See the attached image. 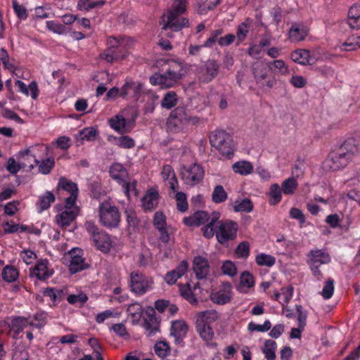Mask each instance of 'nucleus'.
<instances>
[{
    "label": "nucleus",
    "mask_w": 360,
    "mask_h": 360,
    "mask_svg": "<svg viewBox=\"0 0 360 360\" xmlns=\"http://www.w3.org/2000/svg\"><path fill=\"white\" fill-rule=\"evenodd\" d=\"M106 43L108 48L100 54V58L107 63H112L125 60L128 57L129 55L128 50L134 44V39L126 36L109 37Z\"/></svg>",
    "instance_id": "f257e3e1"
},
{
    "label": "nucleus",
    "mask_w": 360,
    "mask_h": 360,
    "mask_svg": "<svg viewBox=\"0 0 360 360\" xmlns=\"http://www.w3.org/2000/svg\"><path fill=\"white\" fill-rule=\"evenodd\" d=\"M186 0H174L172 8L162 15V30L178 32L188 26V20L181 16L186 11Z\"/></svg>",
    "instance_id": "f03ea898"
},
{
    "label": "nucleus",
    "mask_w": 360,
    "mask_h": 360,
    "mask_svg": "<svg viewBox=\"0 0 360 360\" xmlns=\"http://www.w3.org/2000/svg\"><path fill=\"white\" fill-rule=\"evenodd\" d=\"M200 118L192 115L184 107H177L172 110L167 121V129L172 132H179L189 125H197Z\"/></svg>",
    "instance_id": "7ed1b4c3"
},
{
    "label": "nucleus",
    "mask_w": 360,
    "mask_h": 360,
    "mask_svg": "<svg viewBox=\"0 0 360 360\" xmlns=\"http://www.w3.org/2000/svg\"><path fill=\"white\" fill-rule=\"evenodd\" d=\"M220 218L219 212H212L210 215L205 211L195 212L192 216L185 217L184 222L186 226H200L207 223L204 228L203 235L207 238H211L214 236V226Z\"/></svg>",
    "instance_id": "20e7f679"
},
{
    "label": "nucleus",
    "mask_w": 360,
    "mask_h": 360,
    "mask_svg": "<svg viewBox=\"0 0 360 360\" xmlns=\"http://www.w3.org/2000/svg\"><path fill=\"white\" fill-rule=\"evenodd\" d=\"M210 142L222 156L230 158L233 153V143L231 135L224 130L217 129L212 132Z\"/></svg>",
    "instance_id": "39448f33"
},
{
    "label": "nucleus",
    "mask_w": 360,
    "mask_h": 360,
    "mask_svg": "<svg viewBox=\"0 0 360 360\" xmlns=\"http://www.w3.org/2000/svg\"><path fill=\"white\" fill-rule=\"evenodd\" d=\"M351 153L340 149L330 152L322 163L325 172H337L345 169L352 161Z\"/></svg>",
    "instance_id": "423d86ee"
},
{
    "label": "nucleus",
    "mask_w": 360,
    "mask_h": 360,
    "mask_svg": "<svg viewBox=\"0 0 360 360\" xmlns=\"http://www.w3.org/2000/svg\"><path fill=\"white\" fill-rule=\"evenodd\" d=\"M329 253L323 249H312L307 255V263L313 274L318 280L322 278L320 266L330 262Z\"/></svg>",
    "instance_id": "0eeeda50"
},
{
    "label": "nucleus",
    "mask_w": 360,
    "mask_h": 360,
    "mask_svg": "<svg viewBox=\"0 0 360 360\" xmlns=\"http://www.w3.org/2000/svg\"><path fill=\"white\" fill-rule=\"evenodd\" d=\"M98 215L101 224L106 228H116L120 224V214L118 208L108 201L100 203Z\"/></svg>",
    "instance_id": "6e6552de"
},
{
    "label": "nucleus",
    "mask_w": 360,
    "mask_h": 360,
    "mask_svg": "<svg viewBox=\"0 0 360 360\" xmlns=\"http://www.w3.org/2000/svg\"><path fill=\"white\" fill-rule=\"evenodd\" d=\"M183 76L180 65L177 69H169L162 74L155 73L150 77L149 81L153 86H160L161 88H169L174 86Z\"/></svg>",
    "instance_id": "1a4fd4ad"
},
{
    "label": "nucleus",
    "mask_w": 360,
    "mask_h": 360,
    "mask_svg": "<svg viewBox=\"0 0 360 360\" xmlns=\"http://www.w3.org/2000/svg\"><path fill=\"white\" fill-rule=\"evenodd\" d=\"M214 230L217 241L224 244L236 238L238 224L231 220H218L214 226Z\"/></svg>",
    "instance_id": "9d476101"
},
{
    "label": "nucleus",
    "mask_w": 360,
    "mask_h": 360,
    "mask_svg": "<svg viewBox=\"0 0 360 360\" xmlns=\"http://www.w3.org/2000/svg\"><path fill=\"white\" fill-rule=\"evenodd\" d=\"M58 210V213L55 217L56 224L61 229H65L70 226L79 213V207L76 204L68 205L65 202L63 207Z\"/></svg>",
    "instance_id": "9b49d317"
},
{
    "label": "nucleus",
    "mask_w": 360,
    "mask_h": 360,
    "mask_svg": "<svg viewBox=\"0 0 360 360\" xmlns=\"http://www.w3.org/2000/svg\"><path fill=\"white\" fill-rule=\"evenodd\" d=\"M154 282L151 277L145 276L138 271H132L130 274V288L132 292L137 295H143L153 288Z\"/></svg>",
    "instance_id": "f8f14e48"
},
{
    "label": "nucleus",
    "mask_w": 360,
    "mask_h": 360,
    "mask_svg": "<svg viewBox=\"0 0 360 360\" xmlns=\"http://www.w3.org/2000/svg\"><path fill=\"white\" fill-rule=\"evenodd\" d=\"M181 175L184 184L195 186L202 180L204 169L196 162L184 165L181 169Z\"/></svg>",
    "instance_id": "ddd939ff"
},
{
    "label": "nucleus",
    "mask_w": 360,
    "mask_h": 360,
    "mask_svg": "<svg viewBox=\"0 0 360 360\" xmlns=\"http://www.w3.org/2000/svg\"><path fill=\"white\" fill-rule=\"evenodd\" d=\"M126 111L112 117L109 121L110 127L117 132L126 133L131 131L134 125L136 115H132L131 118L125 117Z\"/></svg>",
    "instance_id": "4468645a"
},
{
    "label": "nucleus",
    "mask_w": 360,
    "mask_h": 360,
    "mask_svg": "<svg viewBox=\"0 0 360 360\" xmlns=\"http://www.w3.org/2000/svg\"><path fill=\"white\" fill-rule=\"evenodd\" d=\"M269 69L262 63H256L253 66V75L257 83L263 88L271 89L276 84L274 77L268 75Z\"/></svg>",
    "instance_id": "2eb2a0df"
},
{
    "label": "nucleus",
    "mask_w": 360,
    "mask_h": 360,
    "mask_svg": "<svg viewBox=\"0 0 360 360\" xmlns=\"http://www.w3.org/2000/svg\"><path fill=\"white\" fill-rule=\"evenodd\" d=\"M143 91V84L131 78H127L121 87V98L137 101Z\"/></svg>",
    "instance_id": "dca6fc26"
},
{
    "label": "nucleus",
    "mask_w": 360,
    "mask_h": 360,
    "mask_svg": "<svg viewBox=\"0 0 360 360\" xmlns=\"http://www.w3.org/2000/svg\"><path fill=\"white\" fill-rule=\"evenodd\" d=\"M309 33V28L304 22H294L291 24L288 33V41L293 44L300 43L306 39Z\"/></svg>",
    "instance_id": "f3484780"
},
{
    "label": "nucleus",
    "mask_w": 360,
    "mask_h": 360,
    "mask_svg": "<svg viewBox=\"0 0 360 360\" xmlns=\"http://www.w3.org/2000/svg\"><path fill=\"white\" fill-rule=\"evenodd\" d=\"M219 70V65L216 60H207L199 68L198 78L201 82L208 83L217 76Z\"/></svg>",
    "instance_id": "a211bd4d"
},
{
    "label": "nucleus",
    "mask_w": 360,
    "mask_h": 360,
    "mask_svg": "<svg viewBox=\"0 0 360 360\" xmlns=\"http://www.w3.org/2000/svg\"><path fill=\"white\" fill-rule=\"evenodd\" d=\"M58 188L60 192H66L67 194H69V196L65 199L67 204H76V200L78 197L77 184L66 178L61 177L58 184Z\"/></svg>",
    "instance_id": "6ab92c4d"
},
{
    "label": "nucleus",
    "mask_w": 360,
    "mask_h": 360,
    "mask_svg": "<svg viewBox=\"0 0 360 360\" xmlns=\"http://www.w3.org/2000/svg\"><path fill=\"white\" fill-rule=\"evenodd\" d=\"M54 273L47 259H39L37 261L34 266L30 269V274L39 280H46Z\"/></svg>",
    "instance_id": "aec40b11"
},
{
    "label": "nucleus",
    "mask_w": 360,
    "mask_h": 360,
    "mask_svg": "<svg viewBox=\"0 0 360 360\" xmlns=\"http://www.w3.org/2000/svg\"><path fill=\"white\" fill-rule=\"evenodd\" d=\"M69 269L75 274L87 268L88 264L83 257V251L79 248H72L69 252Z\"/></svg>",
    "instance_id": "412c9836"
},
{
    "label": "nucleus",
    "mask_w": 360,
    "mask_h": 360,
    "mask_svg": "<svg viewBox=\"0 0 360 360\" xmlns=\"http://www.w3.org/2000/svg\"><path fill=\"white\" fill-rule=\"evenodd\" d=\"M231 285L229 283L222 284L220 288L210 295L211 300L218 304H225L231 301Z\"/></svg>",
    "instance_id": "4be33fe9"
},
{
    "label": "nucleus",
    "mask_w": 360,
    "mask_h": 360,
    "mask_svg": "<svg viewBox=\"0 0 360 360\" xmlns=\"http://www.w3.org/2000/svg\"><path fill=\"white\" fill-rule=\"evenodd\" d=\"M196 330L207 347L217 348V343L213 341L214 333L210 325L196 321Z\"/></svg>",
    "instance_id": "5701e85b"
},
{
    "label": "nucleus",
    "mask_w": 360,
    "mask_h": 360,
    "mask_svg": "<svg viewBox=\"0 0 360 360\" xmlns=\"http://www.w3.org/2000/svg\"><path fill=\"white\" fill-rule=\"evenodd\" d=\"M188 326L184 321L177 320L172 323L171 335L174 337L176 344H180L186 336Z\"/></svg>",
    "instance_id": "b1692460"
},
{
    "label": "nucleus",
    "mask_w": 360,
    "mask_h": 360,
    "mask_svg": "<svg viewBox=\"0 0 360 360\" xmlns=\"http://www.w3.org/2000/svg\"><path fill=\"white\" fill-rule=\"evenodd\" d=\"M193 269L198 279L205 278L210 271L207 259L202 256L195 257L193 259Z\"/></svg>",
    "instance_id": "393cba45"
},
{
    "label": "nucleus",
    "mask_w": 360,
    "mask_h": 360,
    "mask_svg": "<svg viewBox=\"0 0 360 360\" xmlns=\"http://www.w3.org/2000/svg\"><path fill=\"white\" fill-rule=\"evenodd\" d=\"M188 270V263L186 261H181L175 269L169 271L165 276V281L169 284H174L176 281L184 276Z\"/></svg>",
    "instance_id": "a878e982"
},
{
    "label": "nucleus",
    "mask_w": 360,
    "mask_h": 360,
    "mask_svg": "<svg viewBox=\"0 0 360 360\" xmlns=\"http://www.w3.org/2000/svg\"><path fill=\"white\" fill-rule=\"evenodd\" d=\"M360 146V134L356 133L348 136L340 149L345 152L351 153V158L352 159L354 154L357 151L358 147Z\"/></svg>",
    "instance_id": "bb28decb"
},
{
    "label": "nucleus",
    "mask_w": 360,
    "mask_h": 360,
    "mask_svg": "<svg viewBox=\"0 0 360 360\" xmlns=\"http://www.w3.org/2000/svg\"><path fill=\"white\" fill-rule=\"evenodd\" d=\"M161 174L164 181H167L171 190L176 192L179 186V182L173 168L170 165H166L163 166Z\"/></svg>",
    "instance_id": "cd10ccee"
},
{
    "label": "nucleus",
    "mask_w": 360,
    "mask_h": 360,
    "mask_svg": "<svg viewBox=\"0 0 360 360\" xmlns=\"http://www.w3.org/2000/svg\"><path fill=\"white\" fill-rule=\"evenodd\" d=\"M347 24L352 29H360V5H352L347 13Z\"/></svg>",
    "instance_id": "c85d7f7f"
},
{
    "label": "nucleus",
    "mask_w": 360,
    "mask_h": 360,
    "mask_svg": "<svg viewBox=\"0 0 360 360\" xmlns=\"http://www.w3.org/2000/svg\"><path fill=\"white\" fill-rule=\"evenodd\" d=\"M158 192L154 189L148 191L141 199L142 207L146 210H152L158 204Z\"/></svg>",
    "instance_id": "c756f323"
},
{
    "label": "nucleus",
    "mask_w": 360,
    "mask_h": 360,
    "mask_svg": "<svg viewBox=\"0 0 360 360\" xmlns=\"http://www.w3.org/2000/svg\"><path fill=\"white\" fill-rule=\"evenodd\" d=\"M110 174L112 179L119 184L128 177V172L124 166L120 163H113L110 167Z\"/></svg>",
    "instance_id": "7c9ffc66"
},
{
    "label": "nucleus",
    "mask_w": 360,
    "mask_h": 360,
    "mask_svg": "<svg viewBox=\"0 0 360 360\" xmlns=\"http://www.w3.org/2000/svg\"><path fill=\"white\" fill-rule=\"evenodd\" d=\"M291 59L293 62L302 65H310L312 61L310 52L307 49H296L292 51Z\"/></svg>",
    "instance_id": "2f4dec72"
},
{
    "label": "nucleus",
    "mask_w": 360,
    "mask_h": 360,
    "mask_svg": "<svg viewBox=\"0 0 360 360\" xmlns=\"http://www.w3.org/2000/svg\"><path fill=\"white\" fill-rule=\"evenodd\" d=\"M96 248L102 252H107L111 247L110 238L108 234L102 231L95 235L92 239Z\"/></svg>",
    "instance_id": "473e14b6"
},
{
    "label": "nucleus",
    "mask_w": 360,
    "mask_h": 360,
    "mask_svg": "<svg viewBox=\"0 0 360 360\" xmlns=\"http://www.w3.org/2000/svg\"><path fill=\"white\" fill-rule=\"evenodd\" d=\"M108 141L117 146L124 149H130L135 146V141L127 135L120 136H110L108 137Z\"/></svg>",
    "instance_id": "72a5a7b5"
},
{
    "label": "nucleus",
    "mask_w": 360,
    "mask_h": 360,
    "mask_svg": "<svg viewBox=\"0 0 360 360\" xmlns=\"http://www.w3.org/2000/svg\"><path fill=\"white\" fill-rule=\"evenodd\" d=\"M255 286V279L253 276L248 271H244L240 277V284L238 290L240 292L247 293L250 289Z\"/></svg>",
    "instance_id": "f704fd0d"
},
{
    "label": "nucleus",
    "mask_w": 360,
    "mask_h": 360,
    "mask_svg": "<svg viewBox=\"0 0 360 360\" xmlns=\"http://www.w3.org/2000/svg\"><path fill=\"white\" fill-rule=\"evenodd\" d=\"M98 134L97 129L94 127H85L79 131L77 140L83 143L84 141H93Z\"/></svg>",
    "instance_id": "c9c22d12"
},
{
    "label": "nucleus",
    "mask_w": 360,
    "mask_h": 360,
    "mask_svg": "<svg viewBox=\"0 0 360 360\" xmlns=\"http://www.w3.org/2000/svg\"><path fill=\"white\" fill-rule=\"evenodd\" d=\"M233 171L242 176H247L253 172L252 164L246 160H240L235 162L232 166Z\"/></svg>",
    "instance_id": "e433bc0d"
},
{
    "label": "nucleus",
    "mask_w": 360,
    "mask_h": 360,
    "mask_svg": "<svg viewBox=\"0 0 360 360\" xmlns=\"http://www.w3.org/2000/svg\"><path fill=\"white\" fill-rule=\"evenodd\" d=\"M282 189L278 184L275 183L271 184L268 193L269 204L270 205L278 204L282 200Z\"/></svg>",
    "instance_id": "4c0bfd02"
},
{
    "label": "nucleus",
    "mask_w": 360,
    "mask_h": 360,
    "mask_svg": "<svg viewBox=\"0 0 360 360\" xmlns=\"http://www.w3.org/2000/svg\"><path fill=\"white\" fill-rule=\"evenodd\" d=\"M30 326V319L25 316H16L12 319L11 330L16 334H19L22 330Z\"/></svg>",
    "instance_id": "58836bf2"
},
{
    "label": "nucleus",
    "mask_w": 360,
    "mask_h": 360,
    "mask_svg": "<svg viewBox=\"0 0 360 360\" xmlns=\"http://www.w3.org/2000/svg\"><path fill=\"white\" fill-rule=\"evenodd\" d=\"M276 349L277 344L274 340H266L264 343L263 347L262 348V352L264 354L266 359L275 360L276 358Z\"/></svg>",
    "instance_id": "ea45409f"
},
{
    "label": "nucleus",
    "mask_w": 360,
    "mask_h": 360,
    "mask_svg": "<svg viewBox=\"0 0 360 360\" xmlns=\"http://www.w3.org/2000/svg\"><path fill=\"white\" fill-rule=\"evenodd\" d=\"M340 51H351L360 48V36H354L339 45Z\"/></svg>",
    "instance_id": "a19ab883"
},
{
    "label": "nucleus",
    "mask_w": 360,
    "mask_h": 360,
    "mask_svg": "<svg viewBox=\"0 0 360 360\" xmlns=\"http://www.w3.org/2000/svg\"><path fill=\"white\" fill-rule=\"evenodd\" d=\"M46 314L44 311H37L34 316H28L30 326L35 328H42L46 322Z\"/></svg>",
    "instance_id": "79ce46f5"
},
{
    "label": "nucleus",
    "mask_w": 360,
    "mask_h": 360,
    "mask_svg": "<svg viewBox=\"0 0 360 360\" xmlns=\"http://www.w3.org/2000/svg\"><path fill=\"white\" fill-rule=\"evenodd\" d=\"M105 4V1L103 0H79L77 7L79 11H89L96 7H102Z\"/></svg>",
    "instance_id": "37998d69"
},
{
    "label": "nucleus",
    "mask_w": 360,
    "mask_h": 360,
    "mask_svg": "<svg viewBox=\"0 0 360 360\" xmlns=\"http://www.w3.org/2000/svg\"><path fill=\"white\" fill-rule=\"evenodd\" d=\"M234 212H247L249 213L253 210V204L248 198L236 200L233 206Z\"/></svg>",
    "instance_id": "c03bdc74"
},
{
    "label": "nucleus",
    "mask_w": 360,
    "mask_h": 360,
    "mask_svg": "<svg viewBox=\"0 0 360 360\" xmlns=\"http://www.w3.org/2000/svg\"><path fill=\"white\" fill-rule=\"evenodd\" d=\"M218 319V313L217 311L211 309L202 311L199 314L196 321L201 322L202 323H207L210 325L212 323H214Z\"/></svg>",
    "instance_id": "a18cd8bd"
},
{
    "label": "nucleus",
    "mask_w": 360,
    "mask_h": 360,
    "mask_svg": "<svg viewBox=\"0 0 360 360\" xmlns=\"http://www.w3.org/2000/svg\"><path fill=\"white\" fill-rule=\"evenodd\" d=\"M298 186L297 180L294 177H289L281 184V189L285 195H293Z\"/></svg>",
    "instance_id": "49530a36"
},
{
    "label": "nucleus",
    "mask_w": 360,
    "mask_h": 360,
    "mask_svg": "<svg viewBox=\"0 0 360 360\" xmlns=\"http://www.w3.org/2000/svg\"><path fill=\"white\" fill-rule=\"evenodd\" d=\"M136 184L137 182L136 180H131L128 176L127 179L120 184L122 187L124 193L128 198H129L131 194L137 195L138 191L136 190Z\"/></svg>",
    "instance_id": "de8ad7c7"
},
{
    "label": "nucleus",
    "mask_w": 360,
    "mask_h": 360,
    "mask_svg": "<svg viewBox=\"0 0 360 360\" xmlns=\"http://www.w3.org/2000/svg\"><path fill=\"white\" fill-rule=\"evenodd\" d=\"M176 94L172 91H167L161 101V107L165 109H171L176 105Z\"/></svg>",
    "instance_id": "09e8293b"
},
{
    "label": "nucleus",
    "mask_w": 360,
    "mask_h": 360,
    "mask_svg": "<svg viewBox=\"0 0 360 360\" xmlns=\"http://www.w3.org/2000/svg\"><path fill=\"white\" fill-rule=\"evenodd\" d=\"M55 200V196L51 192L47 191L44 195L39 197L38 208L39 212L47 210Z\"/></svg>",
    "instance_id": "8fccbe9b"
},
{
    "label": "nucleus",
    "mask_w": 360,
    "mask_h": 360,
    "mask_svg": "<svg viewBox=\"0 0 360 360\" xmlns=\"http://www.w3.org/2000/svg\"><path fill=\"white\" fill-rule=\"evenodd\" d=\"M2 278L4 281L8 283H12L16 281L18 278V271L13 266H6L3 269Z\"/></svg>",
    "instance_id": "3c124183"
},
{
    "label": "nucleus",
    "mask_w": 360,
    "mask_h": 360,
    "mask_svg": "<svg viewBox=\"0 0 360 360\" xmlns=\"http://www.w3.org/2000/svg\"><path fill=\"white\" fill-rule=\"evenodd\" d=\"M227 197L228 195L222 186L217 185L214 188L212 200L214 203H221L227 199Z\"/></svg>",
    "instance_id": "603ef678"
},
{
    "label": "nucleus",
    "mask_w": 360,
    "mask_h": 360,
    "mask_svg": "<svg viewBox=\"0 0 360 360\" xmlns=\"http://www.w3.org/2000/svg\"><path fill=\"white\" fill-rule=\"evenodd\" d=\"M255 261L258 265L268 267L274 266L276 263V259L274 257L264 253L257 255L256 256Z\"/></svg>",
    "instance_id": "864d4df0"
},
{
    "label": "nucleus",
    "mask_w": 360,
    "mask_h": 360,
    "mask_svg": "<svg viewBox=\"0 0 360 360\" xmlns=\"http://www.w3.org/2000/svg\"><path fill=\"white\" fill-rule=\"evenodd\" d=\"M179 291L181 295L191 304H194L197 303V299L191 291V286L188 283L180 285Z\"/></svg>",
    "instance_id": "5fc2aeb1"
},
{
    "label": "nucleus",
    "mask_w": 360,
    "mask_h": 360,
    "mask_svg": "<svg viewBox=\"0 0 360 360\" xmlns=\"http://www.w3.org/2000/svg\"><path fill=\"white\" fill-rule=\"evenodd\" d=\"M175 193V200L178 210L184 212L188 210L187 197L185 193L181 191L174 192Z\"/></svg>",
    "instance_id": "6e6d98bb"
},
{
    "label": "nucleus",
    "mask_w": 360,
    "mask_h": 360,
    "mask_svg": "<svg viewBox=\"0 0 360 360\" xmlns=\"http://www.w3.org/2000/svg\"><path fill=\"white\" fill-rule=\"evenodd\" d=\"M155 354L160 358H165L170 353V347L165 341H159L154 346Z\"/></svg>",
    "instance_id": "4d7b16f0"
},
{
    "label": "nucleus",
    "mask_w": 360,
    "mask_h": 360,
    "mask_svg": "<svg viewBox=\"0 0 360 360\" xmlns=\"http://www.w3.org/2000/svg\"><path fill=\"white\" fill-rule=\"evenodd\" d=\"M127 313L134 321H138L143 314L142 307L139 303L131 304L127 308Z\"/></svg>",
    "instance_id": "13d9d810"
},
{
    "label": "nucleus",
    "mask_w": 360,
    "mask_h": 360,
    "mask_svg": "<svg viewBox=\"0 0 360 360\" xmlns=\"http://www.w3.org/2000/svg\"><path fill=\"white\" fill-rule=\"evenodd\" d=\"M87 300L88 297L86 295L82 292L75 295H69L67 297V301L70 304H75L79 307L83 306L84 303L87 301Z\"/></svg>",
    "instance_id": "bf43d9fd"
},
{
    "label": "nucleus",
    "mask_w": 360,
    "mask_h": 360,
    "mask_svg": "<svg viewBox=\"0 0 360 360\" xmlns=\"http://www.w3.org/2000/svg\"><path fill=\"white\" fill-rule=\"evenodd\" d=\"M219 1L220 0H199L198 12L200 15L205 14L207 11L214 8Z\"/></svg>",
    "instance_id": "052dcab7"
},
{
    "label": "nucleus",
    "mask_w": 360,
    "mask_h": 360,
    "mask_svg": "<svg viewBox=\"0 0 360 360\" xmlns=\"http://www.w3.org/2000/svg\"><path fill=\"white\" fill-rule=\"evenodd\" d=\"M120 314L113 309H107L101 313H98L95 320L98 323H103L106 319L110 318H118Z\"/></svg>",
    "instance_id": "680f3d73"
},
{
    "label": "nucleus",
    "mask_w": 360,
    "mask_h": 360,
    "mask_svg": "<svg viewBox=\"0 0 360 360\" xmlns=\"http://www.w3.org/2000/svg\"><path fill=\"white\" fill-rule=\"evenodd\" d=\"M271 323L269 320H266L263 324H257L252 321L250 322L248 325V329L250 332H266L271 329Z\"/></svg>",
    "instance_id": "e2e57ef3"
},
{
    "label": "nucleus",
    "mask_w": 360,
    "mask_h": 360,
    "mask_svg": "<svg viewBox=\"0 0 360 360\" xmlns=\"http://www.w3.org/2000/svg\"><path fill=\"white\" fill-rule=\"evenodd\" d=\"M13 11L20 20H25L28 17V13L26 8L21 4H19L17 0H13L12 1Z\"/></svg>",
    "instance_id": "0e129e2a"
},
{
    "label": "nucleus",
    "mask_w": 360,
    "mask_h": 360,
    "mask_svg": "<svg viewBox=\"0 0 360 360\" xmlns=\"http://www.w3.org/2000/svg\"><path fill=\"white\" fill-rule=\"evenodd\" d=\"M62 293L61 290L53 288H47L43 292L44 295L49 297L54 304H58L60 302Z\"/></svg>",
    "instance_id": "69168bd1"
},
{
    "label": "nucleus",
    "mask_w": 360,
    "mask_h": 360,
    "mask_svg": "<svg viewBox=\"0 0 360 360\" xmlns=\"http://www.w3.org/2000/svg\"><path fill=\"white\" fill-rule=\"evenodd\" d=\"M281 300H280V304L282 306H285L288 304L293 296L294 288L291 285H288L286 287H283L281 288Z\"/></svg>",
    "instance_id": "338daca9"
},
{
    "label": "nucleus",
    "mask_w": 360,
    "mask_h": 360,
    "mask_svg": "<svg viewBox=\"0 0 360 360\" xmlns=\"http://www.w3.org/2000/svg\"><path fill=\"white\" fill-rule=\"evenodd\" d=\"M221 271L224 275L230 277H233L237 274V268L235 263L230 260H226L223 263Z\"/></svg>",
    "instance_id": "774afa93"
}]
</instances>
